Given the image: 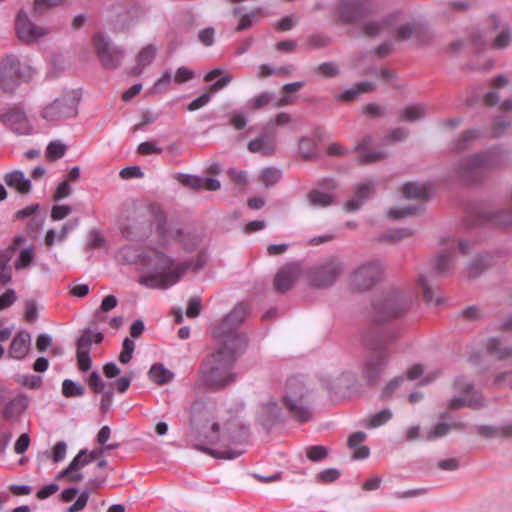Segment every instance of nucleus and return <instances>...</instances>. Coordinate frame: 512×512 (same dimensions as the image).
<instances>
[{
    "mask_svg": "<svg viewBox=\"0 0 512 512\" xmlns=\"http://www.w3.org/2000/svg\"><path fill=\"white\" fill-rule=\"evenodd\" d=\"M344 271V263L336 257L327 259L321 265L312 269L310 284L324 288L332 285Z\"/></svg>",
    "mask_w": 512,
    "mask_h": 512,
    "instance_id": "nucleus-11",
    "label": "nucleus"
},
{
    "mask_svg": "<svg viewBox=\"0 0 512 512\" xmlns=\"http://www.w3.org/2000/svg\"><path fill=\"white\" fill-rule=\"evenodd\" d=\"M357 161L360 164H371L386 157V153L379 150L378 143L371 137L361 140L356 146Z\"/></svg>",
    "mask_w": 512,
    "mask_h": 512,
    "instance_id": "nucleus-17",
    "label": "nucleus"
},
{
    "mask_svg": "<svg viewBox=\"0 0 512 512\" xmlns=\"http://www.w3.org/2000/svg\"><path fill=\"white\" fill-rule=\"evenodd\" d=\"M298 22V17L296 14H291L288 16L283 17L278 23H277V29L280 31H287L290 30L295 26V24Z\"/></svg>",
    "mask_w": 512,
    "mask_h": 512,
    "instance_id": "nucleus-61",
    "label": "nucleus"
},
{
    "mask_svg": "<svg viewBox=\"0 0 512 512\" xmlns=\"http://www.w3.org/2000/svg\"><path fill=\"white\" fill-rule=\"evenodd\" d=\"M328 454L329 449L322 445L310 446L306 449L307 458L313 462L325 459Z\"/></svg>",
    "mask_w": 512,
    "mask_h": 512,
    "instance_id": "nucleus-44",
    "label": "nucleus"
},
{
    "mask_svg": "<svg viewBox=\"0 0 512 512\" xmlns=\"http://www.w3.org/2000/svg\"><path fill=\"white\" fill-rule=\"evenodd\" d=\"M65 0H34L35 13L41 14L44 11L62 4Z\"/></svg>",
    "mask_w": 512,
    "mask_h": 512,
    "instance_id": "nucleus-49",
    "label": "nucleus"
},
{
    "mask_svg": "<svg viewBox=\"0 0 512 512\" xmlns=\"http://www.w3.org/2000/svg\"><path fill=\"white\" fill-rule=\"evenodd\" d=\"M381 274L382 266L379 262H367L351 274L350 287L355 291H366L380 280Z\"/></svg>",
    "mask_w": 512,
    "mask_h": 512,
    "instance_id": "nucleus-12",
    "label": "nucleus"
},
{
    "mask_svg": "<svg viewBox=\"0 0 512 512\" xmlns=\"http://www.w3.org/2000/svg\"><path fill=\"white\" fill-rule=\"evenodd\" d=\"M66 152V146L61 143L60 141H52L47 146V158L50 161H54L56 159H59L65 155Z\"/></svg>",
    "mask_w": 512,
    "mask_h": 512,
    "instance_id": "nucleus-43",
    "label": "nucleus"
},
{
    "mask_svg": "<svg viewBox=\"0 0 512 512\" xmlns=\"http://www.w3.org/2000/svg\"><path fill=\"white\" fill-rule=\"evenodd\" d=\"M33 75L34 69L31 64L26 60L21 61L14 55L4 57L0 63V85L5 92H14Z\"/></svg>",
    "mask_w": 512,
    "mask_h": 512,
    "instance_id": "nucleus-6",
    "label": "nucleus"
},
{
    "mask_svg": "<svg viewBox=\"0 0 512 512\" xmlns=\"http://www.w3.org/2000/svg\"><path fill=\"white\" fill-rule=\"evenodd\" d=\"M318 72L326 77H335L339 73V67L334 62H325L318 66Z\"/></svg>",
    "mask_w": 512,
    "mask_h": 512,
    "instance_id": "nucleus-54",
    "label": "nucleus"
},
{
    "mask_svg": "<svg viewBox=\"0 0 512 512\" xmlns=\"http://www.w3.org/2000/svg\"><path fill=\"white\" fill-rule=\"evenodd\" d=\"M135 349V343L130 338L126 337L123 341L122 351L119 355V361L122 364H127L131 359Z\"/></svg>",
    "mask_w": 512,
    "mask_h": 512,
    "instance_id": "nucleus-46",
    "label": "nucleus"
},
{
    "mask_svg": "<svg viewBox=\"0 0 512 512\" xmlns=\"http://www.w3.org/2000/svg\"><path fill=\"white\" fill-rule=\"evenodd\" d=\"M16 31L21 41L34 43L49 34V29L33 23L24 11H20L16 18Z\"/></svg>",
    "mask_w": 512,
    "mask_h": 512,
    "instance_id": "nucleus-14",
    "label": "nucleus"
},
{
    "mask_svg": "<svg viewBox=\"0 0 512 512\" xmlns=\"http://www.w3.org/2000/svg\"><path fill=\"white\" fill-rule=\"evenodd\" d=\"M162 148L156 145V142L146 141L138 146V152L142 155H149L154 153H160Z\"/></svg>",
    "mask_w": 512,
    "mask_h": 512,
    "instance_id": "nucleus-64",
    "label": "nucleus"
},
{
    "mask_svg": "<svg viewBox=\"0 0 512 512\" xmlns=\"http://www.w3.org/2000/svg\"><path fill=\"white\" fill-rule=\"evenodd\" d=\"M273 100V94L270 92H262L249 100L248 106L251 109H261L266 107Z\"/></svg>",
    "mask_w": 512,
    "mask_h": 512,
    "instance_id": "nucleus-45",
    "label": "nucleus"
},
{
    "mask_svg": "<svg viewBox=\"0 0 512 512\" xmlns=\"http://www.w3.org/2000/svg\"><path fill=\"white\" fill-rule=\"evenodd\" d=\"M392 19H393V16H389L387 18H384L381 22H379V21L366 22L361 28V33L366 36H376L384 31L390 29Z\"/></svg>",
    "mask_w": 512,
    "mask_h": 512,
    "instance_id": "nucleus-30",
    "label": "nucleus"
},
{
    "mask_svg": "<svg viewBox=\"0 0 512 512\" xmlns=\"http://www.w3.org/2000/svg\"><path fill=\"white\" fill-rule=\"evenodd\" d=\"M302 272L299 263H287L276 273L273 281L274 289L277 292H285L291 289Z\"/></svg>",
    "mask_w": 512,
    "mask_h": 512,
    "instance_id": "nucleus-16",
    "label": "nucleus"
},
{
    "mask_svg": "<svg viewBox=\"0 0 512 512\" xmlns=\"http://www.w3.org/2000/svg\"><path fill=\"white\" fill-rule=\"evenodd\" d=\"M308 44L312 48H323L330 44V38L322 34H313L309 37Z\"/></svg>",
    "mask_w": 512,
    "mask_h": 512,
    "instance_id": "nucleus-55",
    "label": "nucleus"
},
{
    "mask_svg": "<svg viewBox=\"0 0 512 512\" xmlns=\"http://www.w3.org/2000/svg\"><path fill=\"white\" fill-rule=\"evenodd\" d=\"M392 418V412L389 409H383L372 415L366 424L367 428H376L384 425Z\"/></svg>",
    "mask_w": 512,
    "mask_h": 512,
    "instance_id": "nucleus-41",
    "label": "nucleus"
},
{
    "mask_svg": "<svg viewBox=\"0 0 512 512\" xmlns=\"http://www.w3.org/2000/svg\"><path fill=\"white\" fill-rule=\"evenodd\" d=\"M491 166V159L485 154H475L461 159L455 172L460 179L472 183L478 181L482 172Z\"/></svg>",
    "mask_w": 512,
    "mask_h": 512,
    "instance_id": "nucleus-10",
    "label": "nucleus"
},
{
    "mask_svg": "<svg viewBox=\"0 0 512 512\" xmlns=\"http://www.w3.org/2000/svg\"><path fill=\"white\" fill-rule=\"evenodd\" d=\"M90 492L84 490L77 498V500L68 508V512H79L83 510L88 502Z\"/></svg>",
    "mask_w": 512,
    "mask_h": 512,
    "instance_id": "nucleus-53",
    "label": "nucleus"
},
{
    "mask_svg": "<svg viewBox=\"0 0 512 512\" xmlns=\"http://www.w3.org/2000/svg\"><path fill=\"white\" fill-rule=\"evenodd\" d=\"M62 394L66 398L81 397L84 394V387L78 382L65 379L62 383Z\"/></svg>",
    "mask_w": 512,
    "mask_h": 512,
    "instance_id": "nucleus-38",
    "label": "nucleus"
},
{
    "mask_svg": "<svg viewBox=\"0 0 512 512\" xmlns=\"http://www.w3.org/2000/svg\"><path fill=\"white\" fill-rule=\"evenodd\" d=\"M119 175L122 179L141 178L143 176V172L139 166H129L123 168Z\"/></svg>",
    "mask_w": 512,
    "mask_h": 512,
    "instance_id": "nucleus-63",
    "label": "nucleus"
},
{
    "mask_svg": "<svg viewBox=\"0 0 512 512\" xmlns=\"http://www.w3.org/2000/svg\"><path fill=\"white\" fill-rule=\"evenodd\" d=\"M201 311V300L199 297H193L189 300L186 315L189 318H195L200 314Z\"/></svg>",
    "mask_w": 512,
    "mask_h": 512,
    "instance_id": "nucleus-56",
    "label": "nucleus"
},
{
    "mask_svg": "<svg viewBox=\"0 0 512 512\" xmlns=\"http://www.w3.org/2000/svg\"><path fill=\"white\" fill-rule=\"evenodd\" d=\"M157 49L154 45L149 44L141 49L136 57L137 65L133 68L132 73L138 75L142 70L150 65L156 55Z\"/></svg>",
    "mask_w": 512,
    "mask_h": 512,
    "instance_id": "nucleus-27",
    "label": "nucleus"
},
{
    "mask_svg": "<svg viewBox=\"0 0 512 512\" xmlns=\"http://www.w3.org/2000/svg\"><path fill=\"white\" fill-rule=\"evenodd\" d=\"M451 430V425L447 423H438L433 428L429 429L425 434L427 441H434L437 438L447 435Z\"/></svg>",
    "mask_w": 512,
    "mask_h": 512,
    "instance_id": "nucleus-42",
    "label": "nucleus"
},
{
    "mask_svg": "<svg viewBox=\"0 0 512 512\" xmlns=\"http://www.w3.org/2000/svg\"><path fill=\"white\" fill-rule=\"evenodd\" d=\"M11 250H0V283L5 285L12 279L11 268L8 265L11 260Z\"/></svg>",
    "mask_w": 512,
    "mask_h": 512,
    "instance_id": "nucleus-34",
    "label": "nucleus"
},
{
    "mask_svg": "<svg viewBox=\"0 0 512 512\" xmlns=\"http://www.w3.org/2000/svg\"><path fill=\"white\" fill-rule=\"evenodd\" d=\"M281 178V171L274 167H267L262 170L260 181L266 186L270 187L276 184Z\"/></svg>",
    "mask_w": 512,
    "mask_h": 512,
    "instance_id": "nucleus-40",
    "label": "nucleus"
},
{
    "mask_svg": "<svg viewBox=\"0 0 512 512\" xmlns=\"http://www.w3.org/2000/svg\"><path fill=\"white\" fill-rule=\"evenodd\" d=\"M284 406L290 416L298 422H306L312 417L311 389L301 377H291L286 383L283 398Z\"/></svg>",
    "mask_w": 512,
    "mask_h": 512,
    "instance_id": "nucleus-3",
    "label": "nucleus"
},
{
    "mask_svg": "<svg viewBox=\"0 0 512 512\" xmlns=\"http://www.w3.org/2000/svg\"><path fill=\"white\" fill-rule=\"evenodd\" d=\"M308 201L314 207L324 208L334 202V195L330 191L313 189L308 193Z\"/></svg>",
    "mask_w": 512,
    "mask_h": 512,
    "instance_id": "nucleus-29",
    "label": "nucleus"
},
{
    "mask_svg": "<svg viewBox=\"0 0 512 512\" xmlns=\"http://www.w3.org/2000/svg\"><path fill=\"white\" fill-rule=\"evenodd\" d=\"M217 348L203 360L196 381L198 389L220 391L235 381L234 364L243 350L216 343Z\"/></svg>",
    "mask_w": 512,
    "mask_h": 512,
    "instance_id": "nucleus-2",
    "label": "nucleus"
},
{
    "mask_svg": "<svg viewBox=\"0 0 512 512\" xmlns=\"http://www.w3.org/2000/svg\"><path fill=\"white\" fill-rule=\"evenodd\" d=\"M88 385L95 393H100L104 390V383L96 371H93L90 374L88 378Z\"/></svg>",
    "mask_w": 512,
    "mask_h": 512,
    "instance_id": "nucleus-60",
    "label": "nucleus"
},
{
    "mask_svg": "<svg viewBox=\"0 0 512 512\" xmlns=\"http://www.w3.org/2000/svg\"><path fill=\"white\" fill-rule=\"evenodd\" d=\"M229 178L241 188H244L248 182L247 173L242 170L230 168L227 171Z\"/></svg>",
    "mask_w": 512,
    "mask_h": 512,
    "instance_id": "nucleus-48",
    "label": "nucleus"
},
{
    "mask_svg": "<svg viewBox=\"0 0 512 512\" xmlns=\"http://www.w3.org/2000/svg\"><path fill=\"white\" fill-rule=\"evenodd\" d=\"M374 190V186L371 182L365 181L358 185L356 189V196L361 200H366Z\"/></svg>",
    "mask_w": 512,
    "mask_h": 512,
    "instance_id": "nucleus-62",
    "label": "nucleus"
},
{
    "mask_svg": "<svg viewBox=\"0 0 512 512\" xmlns=\"http://www.w3.org/2000/svg\"><path fill=\"white\" fill-rule=\"evenodd\" d=\"M492 27L500 29L497 35L491 41V48L494 50H504L512 43V30L506 24H502L501 21L493 16Z\"/></svg>",
    "mask_w": 512,
    "mask_h": 512,
    "instance_id": "nucleus-22",
    "label": "nucleus"
},
{
    "mask_svg": "<svg viewBox=\"0 0 512 512\" xmlns=\"http://www.w3.org/2000/svg\"><path fill=\"white\" fill-rule=\"evenodd\" d=\"M179 182H181L183 185L190 187L195 190L201 189V177L194 176V175H186L181 174L178 177Z\"/></svg>",
    "mask_w": 512,
    "mask_h": 512,
    "instance_id": "nucleus-51",
    "label": "nucleus"
},
{
    "mask_svg": "<svg viewBox=\"0 0 512 512\" xmlns=\"http://www.w3.org/2000/svg\"><path fill=\"white\" fill-rule=\"evenodd\" d=\"M79 95L76 91L64 92L60 97L44 106L41 111L42 118L48 121H60L76 116Z\"/></svg>",
    "mask_w": 512,
    "mask_h": 512,
    "instance_id": "nucleus-8",
    "label": "nucleus"
},
{
    "mask_svg": "<svg viewBox=\"0 0 512 512\" xmlns=\"http://www.w3.org/2000/svg\"><path fill=\"white\" fill-rule=\"evenodd\" d=\"M247 313L246 305H236L214 328L213 338L216 343L229 345L244 351L247 340L246 337L238 331V327L245 320Z\"/></svg>",
    "mask_w": 512,
    "mask_h": 512,
    "instance_id": "nucleus-5",
    "label": "nucleus"
},
{
    "mask_svg": "<svg viewBox=\"0 0 512 512\" xmlns=\"http://www.w3.org/2000/svg\"><path fill=\"white\" fill-rule=\"evenodd\" d=\"M91 343L92 332L90 330H85L77 341V352L89 353Z\"/></svg>",
    "mask_w": 512,
    "mask_h": 512,
    "instance_id": "nucleus-50",
    "label": "nucleus"
},
{
    "mask_svg": "<svg viewBox=\"0 0 512 512\" xmlns=\"http://www.w3.org/2000/svg\"><path fill=\"white\" fill-rule=\"evenodd\" d=\"M0 123L4 126H27L29 125L26 113L17 107L9 108L0 114Z\"/></svg>",
    "mask_w": 512,
    "mask_h": 512,
    "instance_id": "nucleus-24",
    "label": "nucleus"
},
{
    "mask_svg": "<svg viewBox=\"0 0 512 512\" xmlns=\"http://www.w3.org/2000/svg\"><path fill=\"white\" fill-rule=\"evenodd\" d=\"M82 458V454H77L70 464L57 474L56 479L65 480L70 483H79L83 481L84 475L81 470L87 466V461L82 460Z\"/></svg>",
    "mask_w": 512,
    "mask_h": 512,
    "instance_id": "nucleus-19",
    "label": "nucleus"
},
{
    "mask_svg": "<svg viewBox=\"0 0 512 512\" xmlns=\"http://www.w3.org/2000/svg\"><path fill=\"white\" fill-rule=\"evenodd\" d=\"M33 258H34V253H33L32 249H29V248L23 249L20 252V255H19L17 261L15 262V268L17 270H21V269L28 267L31 264Z\"/></svg>",
    "mask_w": 512,
    "mask_h": 512,
    "instance_id": "nucleus-47",
    "label": "nucleus"
},
{
    "mask_svg": "<svg viewBox=\"0 0 512 512\" xmlns=\"http://www.w3.org/2000/svg\"><path fill=\"white\" fill-rule=\"evenodd\" d=\"M426 114V105L418 103L400 109L397 113V116L401 122H414L416 120L424 118Z\"/></svg>",
    "mask_w": 512,
    "mask_h": 512,
    "instance_id": "nucleus-26",
    "label": "nucleus"
},
{
    "mask_svg": "<svg viewBox=\"0 0 512 512\" xmlns=\"http://www.w3.org/2000/svg\"><path fill=\"white\" fill-rule=\"evenodd\" d=\"M211 99V93L205 92L196 99H194L187 107L189 111H196L204 107Z\"/></svg>",
    "mask_w": 512,
    "mask_h": 512,
    "instance_id": "nucleus-59",
    "label": "nucleus"
},
{
    "mask_svg": "<svg viewBox=\"0 0 512 512\" xmlns=\"http://www.w3.org/2000/svg\"><path fill=\"white\" fill-rule=\"evenodd\" d=\"M402 191L407 198L427 199L430 194V187L415 182H409L403 186Z\"/></svg>",
    "mask_w": 512,
    "mask_h": 512,
    "instance_id": "nucleus-32",
    "label": "nucleus"
},
{
    "mask_svg": "<svg viewBox=\"0 0 512 512\" xmlns=\"http://www.w3.org/2000/svg\"><path fill=\"white\" fill-rule=\"evenodd\" d=\"M418 283L422 287L423 297L427 302L431 303V302L435 301L437 304H439L441 302L439 298L434 297L433 290L428 285L424 276L419 277Z\"/></svg>",
    "mask_w": 512,
    "mask_h": 512,
    "instance_id": "nucleus-52",
    "label": "nucleus"
},
{
    "mask_svg": "<svg viewBox=\"0 0 512 512\" xmlns=\"http://www.w3.org/2000/svg\"><path fill=\"white\" fill-rule=\"evenodd\" d=\"M248 149L252 153L270 155L276 149V136L273 130H262L248 142Z\"/></svg>",
    "mask_w": 512,
    "mask_h": 512,
    "instance_id": "nucleus-18",
    "label": "nucleus"
},
{
    "mask_svg": "<svg viewBox=\"0 0 512 512\" xmlns=\"http://www.w3.org/2000/svg\"><path fill=\"white\" fill-rule=\"evenodd\" d=\"M94 45L97 56L104 68L115 69L120 65L124 51L121 48L112 46L107 37L102 34L95 35Z\"/></svg>",
    "mask_w": 512,
    "mask_h": 512,
    "instance_id": "nucleus-13",
    "label": "nucleus"
},
{
    "mask_svg": "<svg viewBox=\"0 0 512 512\" xmlns=\"http://www.w3.org/2000/svg\"><path fill=\"white\" fill-rule=\"evenodd\" d=\"M67 451V445L65 442H57L52 449V460L54 463L61 462L65 456Z\"/></svg>",
    "mask_w": 512,
    "mask_h": 512,
    "instance_id": "nucleus-57",
    "label": "nucleus"
},
{
    "mask_svg": "<svg viewBox=\"0 0 512 512\" xmlns=\"http://www.w3.org/2000/svg\"><path fill=\"white\" fill-rule=\"evenodd\" d=\"M4 181L7 186L17 190L21 194H28L31 190V182L25 178L24 173L14 170L5 175Z\"/></svg>",
    "mask_w": 512,
    "mask_h": 512,
    "instance_id": "nucleus-25",
    "label": "nucleus"
},
{
    "mask_svg": "<svg viewBox=\"0 0 512 512\" xmlns=\"http://www.w3.org/2000/svg\"><path fill=\"white\" fill-rule=\"evenodd\" d=\"M25 319L29 322H34L38 318V308L34 300H27L25 302Z\"/></svg>",
    "mask_w": 512,
    "mask_h": 512,
    "instance_id": "nucleus-58",
    "label": "nucleus"
},
{
    "mask_svg": "<svg viewBox=\"0 0 512 512\" xmlns=\"http://www.w3.org/2000/svg\"><path fill=\"white\" fill-rule=\"evenodd\" d=\"M123 263L140 262L143 267L154 273L142 276L139 283L151 289H167L175 285L193 265L191 261L175 264L174 259L157 247L149 248L138 254L132 246L123 247L117 254Z\"/></svg>",
    "mask_w": 512,
    "mask_h": 512,
    "instance_id": "nucleus-1",
    "label": "nucleus"
},
{
    "mask_svg": "<svg viewBox=\"0 0 512 512\" xmlns=\"http://www.w3.org/2000/svg\"><path fill=\"white\" fill-rule=\"evenodd\" d=\"M280 414V407L276 401H268L262 404L261 417L264 421L275 420Z\"/></svg>",
    "mask_w": 512,
    "mask_h": 512,
    "instance_id": "nucleus-39",
    "label": "nucleus"
},
{
    "mask_svg": "<svg viewBox=\"0 0 512 512\" xmlns=\"http://www.w3.org/2000/svg\"><path fill=\"white\" fill-rule=\"evenodd\" d=\"M299 150L305 159L311 160L318 156L319 148L314 139L302 138L299 142Z\"/></svg>",
    "mask_w": 512,
    "mask_h": 512,
    "instance_id": "nucleus-35",
    "label": "nucleus"
},
{
    "mask_svg": "<svg viewBox=\"0 0 512 512\" xmlns=\"http://www.w3.org/2000/svg\"><path fill=\"white\" fill-rule=\"evenodd\" d=\"M396 37L398 40L417 39L419 42L429 39L427 29L416 22L400 25L396 30Z\"/></svg>",
    "mask_w": 512,
    "mask_h": 512,
    "instance_id": "nucleus-20",
    "label": "nucleus"
},
{
    "mask_svg": "<svg viewBox=\"0 0 512 512\" xmlns=\"http://www.w3.org/2000/svg\"><path fill=\"white\" fill-rule=\"evenodd\" d=\"M195 448L200 451L207 452L208 454L212 455L215 458L226 459V460L235 459L244 453V449H239V448L209 449V448H206L205 446L199 445V444L195 445Z\"/></svg>",
    "mask_w": 512,
    "mask_h": 512,
    "instance_id": "nucleus-31",
    "label": "nucleus"
},
{
    "mask_svg": "<svg viewBox=\"0 0 512 512\" xmlns=\"http://www.w3.org/2000/svg\"><path fill=\"white\" fill-rule=\"evenodd\" d=\"M486 348L490 355L499 360H505L512 356V347L503 344L497 338L489 339Z\"/></svg>",
    "mask_w": 512,
    "mask_h": 512,
    "instance_id": "nucleus-28",
    "label": "nucleus"
},
{
    "mask_svg": "<svg viewBox=\"0 0 512 512\" xmlns=\"http://www.w3.org/2000/svg\"><path fill=\"white\" fill-rule=\"evenodd\" d=\"M490 265L489 256H479L473 259L468 266V276L476 277L480 273H482L485 269H487Z\"/></svg>",
    "mask_w": 512,
    "mask_h": 512,
    "instance_id": "nucleus-37",
    "label": "nucleus"
},
{
    "mask_svg": "<svg viewBox=\"0 0 512 512\" xmlns=\"http://www.w3.org/2000/svg\"><path fill=\"white\" fill-rule=\"evenodd\" d=\"M338 15L342 22H354L370 12L365 0H341L338 4Z\"/></svg>",
    "mask_w": 512,
    "mask_h": 512,
    "instance_id": "nucleus-15",
    "label": "nucleus"
},
{
    "mask_svg": "<svg viewBox=\"0 0 512 512\" xmlns=\"http://www.w3.org/2000/svg\"><path fill=\"white\" fill-rule=\"evenodd\" d=\"M463 406L479 408L482 406V402L481 399L479 397H476L475 395L466 396L465 398L455 397L451 399L449 402V408L454 410L460 409Z\"/></svg>",
    "mask_w": 512,
    "mask_h": 512,
    "instance_id": "nucleus-36",
    "label": "nucleus"
},
{
    "mask_svg": "<svg viewBox=\"0 0 512 512\" xmlns=\"http://www.w3.org/2000/svg\"><path fill=\"white\" fill-rule=\"evenodd\" d=\"M394 338V333L390 331L374 333L368 337L367 345L372 352L364 364L363 373L369 382H376L386 368L390 357L388 343Z\"/></svg>",
    "mask_w": 512,
    "mask_h": 512,
    "instance_id": "nucleus-4",
    "label": "nucleus"
},
{
    "mask_svg": "<svg viewBox=\"0 0 512 512\" xmlns=\"http://www.w3.org/2000/svg\"><path fill=\"white\" fill-rule=\"evenodd\" d=\"M149 378L153 382L162 385L173 378V373L167 370L161 363H156L149 370Z\"/></svg>",
    "mask_w": 512,
    "mask_h": 512,
    "instance_id": "nucleus-33",
    "label": "nucleus"
},
{
    "mask_svg": "<svg viewBox=\"0 0 512 512\" xmlns=\"http://www.w3.org/2000/svg\"><path fill=\"white\" fill-rule=\"evenodd\" d=\"M409 307L408 299L400 291H391L378 299L374 305V317L378 322L402 316Z\"/></svg>",
    "mask_w": 512,
    "mask_h": 512,
    "instance_id": "nucleus-7",
    "label": "nucleus"
},
{
    "mask_svg": "<svg viewBox=\"0 0 512 512\" xmlns=\"http://www.w3.org/2000/svg\"><path fill=\"white\" fill-rule=\"evenodd\" d=\"M31 336L26 331L17 333L8 350L9 356L16 360H22L26 357L30 350Z\"/></svg>",
    "mask_w": 512,
    "mask_h": 512,
    "instance_id": "nucleus-21",
    "label": "nucleus"
},
{
    "mask_svg": "<svg viewBox=\"0 0 512 512\" xmlns=\"http://www.w3.org/2000/svg\"><path fill=\"white\" fill-rule=\"evenodd\" d=\"M200 241L201 238L196 233L160 228L158 248L173 258L172 248L175 244H181L186 251L192 252Z\"/></svg>",
    "mask_w": 512,
    "mask_h": 512,
    "instance_id": "nucleus-9",
    "label": "nucleus"
},
{
    "mask_svg": "<svg viewBox=\"0 0 512 512\" xmlns=\"http://www.w3.org/2000/svg\"><path fill=\"white\" fill-rule=\"evenodd\" d=\"M456 246V241L454 239L451 240L450 250H446L444 252L439 253L435 260L434 269L436 273L444 275L448 273L453 267L455 263V253L454 248Z\"/></svg>",
    "mask_w": 512,
    "mask_h": 512,
    "instance_id": "nucleus-23",
    "label": "nucleus"
}]
</instances>
